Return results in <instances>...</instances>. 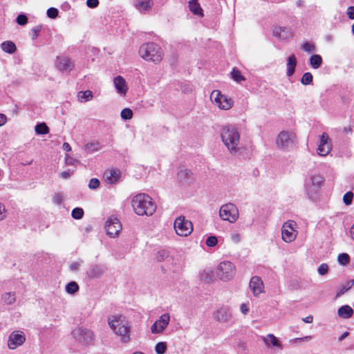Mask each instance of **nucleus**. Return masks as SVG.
Returning a JSON list of instances; mask_svg holds the SVG:
<instances>
[{"instance_id":"1","label":"nucleus","mask_w":354,"mask_h":354,"mask_svg":"<svg viewBox=\"0 0 354 354\" xmlns=\"http://www.w3.org/2000/svg\"><path fill=\"white\" fill-rule=\"evenodd\" d=\"M131 206L138 216H152L157 208L156 204L148 194L140 193L131 199Z\"/></svg>"},{"instance_id":"2","label":"nucleus","mask_w":354,"mask_h":354,"mask_svg":"<svg viewBox=\"0 0 354 354\" xmlns=\"http://www.w3.org/2000/svg\"><path fill=\"white\" fill-rule=\"evenodd\" d=\"M108 324L113 332L120 337L122 343L127 344L130 341L131 327L125 317L122 315H112L109 317Z\"/></svg>"},{"instance_id":"3","label":"nucleus","mask_w":354,"mask_h":354,"mask_svg":"<svg viewBox=\"0 0 354 354\" xmlns=\"http://www.w3.org/2000/svg\"><path fill=\"white\" fill-rule=\"evenodd\" d=\"M324 182V178L317 174H311L306 177L304 182V190L310 201H317L319 197V191Z\"/></svg>"},{"instance_id":"4","label":"nucleus","mask_w":354,"mask_h":354,"mask_svg":"<svg viewBox=\"0 0 354 354\" xmlns=\"http://www.w3.org/2000/svg\"><path fill=\"white\" fill-rule=\"evenodd\" d=\"M240 134L236 127L227 126L223 129V143L232 153L239 150Z\"/></svg>"},{"instance_id":"5","label":"nucleus","mask_w":354,"mask_h":354,"mask_svg":"<svg viewBox=\"0 0 354 354\" xmlns=\"http://www.w3.org/2000/svg\"><path fill=\"white\" fill-rule=\"evenodd\" d=\"M139 55L146 61L154 63H159L162 59L161 48L153 42L142 44L140 47Z\"/></svg>"},{"instance_id":"6","label":"nucleus","mask_w":354,"mask_h":354,"mask_svg":"<svg viewBox=\"0 0 354 354\" xmlns=\"http://www.w3.org/2000/svg\"><path fill=\"white\" fill-rule=\"evenodd\" d=\"M297 143V135L292 130L281 131L275 138V144L279 150L289 151L292 149Z\"/></svg>"},{"instance_id":"7","label":"nucleus","mask_w":354,"mask_h":354,"mask_svg":"<svg viewBox=\"0 0 354 354\" xmlns=\"http://www.w3.org/2000/svg\"><path fill=\"white\" fill-rule=\"evenodd\" d=\"M281 239L286 243H292L298 235L297 224L293 220L284 222L281 226Z\"/></svg>"},{"instance_id":"8","label":"nucleus","mask_w":354,"mask_h":354,"mask_svg":"<svg viewBox=\"0 0 354 354\" xmlns=\"http://www.w3.org/2000/svg\"><path fill=\"white\" fill-rule=\"evenodd\" d=\"M174 227L176 233L180 236H187L193 231L192 223L183 216H180L175 219Z\"/></svg>"},{"instance_id":"9","label":"nucleus","mask_w":354,"mask_h":354,"mask_svg":"<svg viewBox=\"0 0 354 354\" xmlns=\"http://www.w3.org/2000/svg\"><path fill=\"white\" fill-rule=\"evenodd\" d=\"M104 227L107 234L114 238L118 236L122 230V224L118 218L110 216L106 221Z\"/></svg>"},{"instance_id":"10","label":"nucleus","mask_w":354,"mask_h":354,"mask_svg":"<svg viewBox=\"0 0 354 354\" xmlns=\"http://www.w3.org/2000/svg\"><path fill=\"white\" fill-rule=\"evenodd\" d=\"M72 335L75 339L84 344H89L93 340V332L83 327L75 328L72 332Z\"/></svg>"},{"instance_id":"11","label":"nucleus","mask_w":354,"mask_h":354,"mask_svg":"<svg viewBox=\"0 0 354 354\" xmlns=\"http://www.w3.org/2000/svg\"><path fill=\"white\" fill-rule=\"evenodd\" d=\"M239 216V209L234 204L230 203L223 205V221L234 223Z\"/></svg>"},{"instance_id":"12","label":"nucleus","mask_w":354,"mask_h":354,"mask_svg":"<svg viewBox=\"0 0 354 354\" xmlns=\"http://www.w3.org/2000/svg\"><path fill=\"white\" fill-rule=\"evenodd\" d=\"M25 341V333L20 330H15L9 335L7 343L8 347L11 350L16 349L23 345Z\"/></svg>"},{"instance_id":"13","label":"nucleus","mask_w":354,"mask_h":354,"mask_svg":"<svg viewBox=\"0 0 354 354\" xmlns=\"http://www.w3.org/2000/svg\"><path fill=\"white\" fill-rule=\"evenodd\" d=\"M170 322V316L168 313L162 315L151 326V331L153 334L162 333L167 327Z\"/></svg>"},{"instance_id":"14","label":"nucleus","mask_w":354,"mask_h":354,"mask_svg":"<svg viewBox=\"0 0 354 354\" xmlns=\"http://www.w3.org/2000/svg\"><path fill=\"white\" fill-rule=\"evenodd\" d=\"M331 150V145L329 136L326 133H323L319 138V144L318 145L317 151L321 156H327Z\"/></svg>"},{"instance_id":"15","label":"nucleus","mask_w":354,"mask_h":354,"mask_svg":"<svg viewBox=\"0 0 354 354\" xmlns=\"http://www.w3.org/2000/svg\"><path fill=\"white\" fill-rule=\"evenodd\" d=\"M262 341L268 348L277 351H281L283 348L281 340L273 334H268L262 337Z\"/></svg>"},{"instance_id":"16","label":"nucleus","mask_w":354,"mask_h":354,"mask_svg":"<svg viewBox=\"0 0 354 354\" xmlns=\"http://www.w3.org/2000/svg\"><path fill=\"white\" fill-rule=\"evenodd\" d=\"M55 65L56 68L62 72H70L74 67L73 62L65 56L57 57Z\"/></svg>"},{"instance_id":"17","label":"nucleus","mask_w":354,"mask_h":354,"mask_svg":"<svg viewBox=\"0 0 354 354\" xmlns=\"http://www.w3.org/2000/svg\"><path fill=\"white\" fill-rule=\"evenodd\" d=\"M113 82L117 93L120 96H125L129 90V86L125 79L120 75H118L113 78Z\"/></svg>"},{"instance_id":"18","label":"nucleus","mask_w":354,"mask_h":354,"mask_svg":"<svg viewBox=\"0 0 354 354\" xmlns=\"http://www.w3.org/2000/svg\"><path fill=\"white\" fill-rule=\"evenodd\" d=\"M250 289L255 297H258L263 292L264 285L262 279L258 276H254L250 281Z\"/></svg>"},{"instance_id":"19","label":"nucleus","mask_w":354,"mask_h":354,"mask_svg":"<svg viewBox=\"0 0 354 354\" xmlns=\"http://www.w3.org/2000/svg\"><path fill=\"white\" fill-rule=\"evenodd\" d=\"M236 273V268L230 261L223 262V281L232 280Z\"/></svg>"},{"instance_id":"20","label":"nucleus","mask_w":354,"mask_h":354,"mask_svg":"<svg viewBox=\"0 0 354 354\" xmlns=\"http://www.w3.org/2000/svg\"><path fill=\"white\" fill-rule=\"evenodd\" d=\"M121 176V171L117 169H108L104 173V181L110 185L116 184Z\"/></svg>"},{"instance_id":"21","label":"nucleus","mask_w":354,"mask_h":354,"mask_svg":"<svg viewBox=\"0 0 354 354\" xmlns=\"http://www.w3.org/2000/svg\"><path fill=\"white\" fill-rule=\"evenodd\" d=\"M199 279L201 283L209 284L216 279L214 271L211 268H205L199 272Z\"/></svg>"},{"instance_id":"22","label":"nucleus","mask_w":354,"mask_h":354,"mask_svg":"<svg viewBox=\"0 0 354 354\" xmlns=\"http://www.w3.org/2000/svg\"><path fill=\"white\" fill-rule=\"evenodd\" d=\"M105 267L102 265H93L86 272L90 279H97L102 277L105 272Z\"/></svg>"},{"instance_id":"23","label":"nucleus","mask_w":354,"mask_h":354,"mask_svg":"<svg viewBox=\"0 0 354 354\" xmlns=\"http://www.w3.org/2000/svg\"><path fill=\"white\" fill-rule=\"evenodd\" d=\"M273 35L281 39H288L292 37L291 31L286 27L277 26L273 30Z\"/></svg>"},{"instance_id":"24","label":"nucleus","mask_w":354,"mask_h":354,"mask_svg":"<svg viewBox=\"0 0 354 354\" xmlns=\"http://www.w3.org/2000/svg\"><path fill=\"white\" fill-rule=\"evenodd\" d=\"M153 6V0H136L135 8L140 12H145L150 10Z\"/></svg>"},{"instance_id":"25","label":"nucleus","mask_w":354,"mask_h":354,"mask_svg":"<svg viewBox=\"0 0 354 354\" xmlns=\"http://www.w3.org/2000/svg\"><path fill=\"white\" fill-rule=\"evenodd\" d=\"M297 66V58L295 55H290L287 59L286 63V75L288 77H291L295 73V68Z\"/></svg>"},{"instance_id":"26","label":"nucleus","mask_w":354,"mask_h":354,"mask_svg":"<svg viewBox=\"0 0 354 354\" xmlns=\"http://www.w3.org/2000/svg\"><path fill=\"white\" fill-rule=\"evenodd\" d=\"M353 314V310L348 305H344L337 310V315L342 319H349Z\"/></svg>"},{"instance_id":"27","label":"nucleus","mask_w":354,"mask_h":354,"mask_svg":"<svg viewBox=\"0 0 354 354\" xmlns=\"http://www.w3.org/2000/svg\"><path fill=\"white\" fill-rule=\"evenodd\" d=\"M189 10L196 16L202 17L203 16V9L200 4L198 3V0H190L188 3Z\"/></svg>"},{"instance_id":"28","label":"nucleus","mask_w":354,"mask_h":354,"mask_svg":"<svg viewBox=\"0 0 354 354\" xmlns=\"http://www.w3.org/2000/svg\"><path fill=\"white\" fill-rule=\"evenodd\" d=\"M354 286V279L349 280L342 285L338 288L335 294V299L340 297L342 295L345 294L347 291H348L353 286Z\"/></svg>"},{"instance_id":"29","label":"nucleus","mask_w":354,"mask_h":354,"mask_svg":"<svg viewBox=\"0 0 354 354\" xmlns=\"http://www.w3.org/2000/svg\"><path fill=\"white\" fill-rule=\"evenodd\" d=\"M1 47L3 51L9 54L14 53L17 50L15 44L11 41H3Z\"/></svg>"},{"instance_id":"30","label":"nucleus","mask_w":354,"mask_h":354,"mask_svg":"<svg viewBox=\"0 0 354 354\" xmlns=\"http://www.w3.org/2000/svg\"><path fill=\"white\" fill-rule=\"evenodd\" d=\"M322 58L319 55H313L310 56L309 62L311 67L314 69L319 68L322 64Z\"/></svg>"},{"instance_id":"31","label":"nucleus","mask_w":354,"mask_h":354,"mask_svg":"<svg viewBox=\"0 0 354 354\" xmlns=\"http://www.w3.org/2000/svg\"><path fill=\"white\" fill-rule=\"evenodd\" d=\"M93 93L91 91L87 90L86 91H80L77 94L78 100L80 102H85L91 100L93 98Z\"/></svg>"},{"instance_id":"32","label":"nucleus","mask_w":354,"mask_h":354,"mask_svg":"<svg viewBox=\"0 0 354 354\" xmlns=\"http://www.w3.org/2000/svg\"><path fill=\"white\" fill-rule=\"evenodd\" d=\"M101 149V145L98 142H88L84 146V150L88 153H92L97 151Z\"/></svg>"},{"instance_id":"33","label":"nucleus","mask_w":354,"mask_h":354,"mask_svg":"<svg viewBox=\"0 0 354 354\" xmlns=\"http://www.w3.org/2000/svg\"><path fill=\"white\" fill-rule=\"evenodd\" d=\"M210 99L213 103H215L219 109H221V93L218 90L212 91Z\"/></svg>"},{"instance_id":"34","label":"nucleus","mask_w":354,"mask_h":354,"mask_svg":"<svg viewBox=\"0 0 354 354\" xmlns=\"http://www.w3.org/2000/svg\"><path fill=\"white\" fill-rule=\"evenodd\" d=\"M35 131L37 135H44L49 133V128L46 123L41 122L35 126Z\"/></svg>"},{"instance_id":"35","label":"nucleus","mask_w":354,"mask_h":354,"mask_svg":"<svg viewBox=\"0 0 354 354\" xmlns=\"http://www.w3.org/2000/svg\"><path fill=\"white\" fill-rule=\"evenodd\" d=\"M2 300L4 303L8 305L14 304L16 301V296L15 292H6L2 295Z\"/></svg>"},{"instance_id":"36","label":"nucleus","mask_w":354,"mask_h":354,"mask_svg":"<svg viewBox=\"0 0 354 354\" xmlns=\"http://www.w3.org/2000/svg\"><path fill=\"white\" fill-rule=\"evenodd\" d=\"M337 262L342 266H347L350 262V257L347 253H341L337 256Z\"/></svg>"},{"instance_id":"37","label":"nucleus","mask_w":354,"mask_h":354,"mask_svg":"<svg viewBox=\"0 0 354 354\" xmlns=\"http://www.w3.org/2000/svg\"><path fill=\"white\" fill-rule=\"evenodd\" d=\"M300 48L302 50L310 53L314 52L315 50V45L313 42L305 41L301 44Z\"/></svg>"},{"instance_id":"38","label":"nucleus","mask_w":354,"mask_h":354,"mask_svg":"<svg viewBox=\"0 0 354 354\" xmlns=\"http://www.w3.org/2000/svg\"><path fill=\"white\" fill-rule=\"evenodd\" d=\"M234 106V100L223 95V110H229Z\"/></svg>"},{"instance_id":"39","label":"nucleus","mask_w":354,"mask_h":354,"mask_svg":"<svg viewBox=\"0 0 354 354\" xmlns=\"http://www.w3.org/2000/svg\"><path fill=\"white\" fill-rule=\"evenodd\" d=\"M231 77L234 81L240 83L244 81L245 79L239 70L233 69L231 72Z\"/></svg>"},{"instance_id":"40","label":"nucleus","mask_w":354,"mask_h":354,"mask_svg":"<svg viewBox=\"0 0 354 354\" xmlns=\"http://www.w3.org/2000/svg\"><path fill=\"white\" fill-rule=\"evenodd\" d=\"M79 290L78 284L75 281L69 282L66 286V291L69 294H74Z\"/></svg>"},{"instance_id":"41","label":"nucleus","mask_w":354,"mask_h":354,"mask_svg":"<svg viewBox=\"0 0 354 354\" xmlns=\"http://www.w3.org/2000/svg\"><path fill=\"white\" fill-rule=\"evenodd\" d=\"M169 257V252L165 250H161L156 254V259L158 261L161 262L165 261Z\"/></svg>"},{"instance_id":"42","label":"nucleus","mask_w":354,"mask_h":354,"mask_svg":"<svg viewBox=\"0 0 354 354\" xmlns=\"http://www.w3.org/2000/svg\"><path fill=\"white\" fill-rule=\"evenodd\" d=\"M313 82V75L310 73H305L301 79V82L304 85H309Z\"/></svg>"},{"instance_id":"43","label":"nucleus","mask_w":354,"mask_h":354,"mask_svg":"<svg viewBox=\"0 0 354 354\" xmlns=\"http://www.w3.org/2000/svg\"><path fill=\"white\" fill-rule=\"evenodd\" d=\"M120 115L121 118L124 120H130L133 117V111L129 108H125L122 110Z\"/></svg>"},{"instance_id":"44","label":"nucleus","mask_w":354,"mask_h":354,"mask_svg":"<svg viewBox=\"0 0 354 354\" xmlns=\"http://www.w3.org/2000/svg\"><path fill=\"white\" fill-rule=\"evenodd\" d=\"M329 271V266L326 263H321L317 268V272L321 276H324L328 274Z\"/></svg>"},{"instance_id":"45","label":"nucleus","mask_w":354,"mask_h":354,"mask_svg":"<svg viewBox=\"0 0 354 354\" xmlns=\"http://www.w3.org/2000/svg\"><path fill=\"white\" fill-rule=\"evenodd\" d=\"M71 215L75 219H80L84 216V210L80 207H75L73 209Z\"/></svg>"},{"instance_id":"46","label":"nucleus","mask_w":354,"mask_h":354,"mask_svg":"<svg viewBox=\"0 0 354 354\" xmlns=\"http://www.w3.org/2000/svg\"><path fill=\"white\" fill-rule=\"evenodd\" d=\"M167 350V344L165 342H158L155 346V351L157 354H164Z\"/></svg>"},{"instance_id":"47","label":"nucleus","mask_w":354,"mask_h":354,"mask_svg":"<svg viewBox=\"0 0 354 354\" xmlns=\"http://www.w3.org/2000/svg\"><path fill=\"white\" fill-rule=\"evenodd\" d=\"M188 176H189V171L184 168L180 169V170L178 171V174H177L178 179L180 181H183V180H186V178L188 177Z\"/></svg>"},{"instance_id":"48","label":"nucleus","mask_w":354,"mask_h":354,"mask_svg":"<svg viewBox=\"0 0 354 354\" xmlns=\"http://www.w3.org/2000/svg\"><path fill=\"white\" fill-rule=\"evenodd\" d=\"M353 194L351 192H346L343 196V201L346 205H350L352 203Z\"/></svg>"},{"instance_id":"49","label":"nucleus","mask_w":354,"mask_h":354,"mask_svg":"<svg viewBox=\"0 0 354 354\" xmlns=\"http://www.w3.org/2000/svg\"><path fill=\"white\" fill-rule=\"evenodd\" d=\"M41 26H36L33 27L30 31V36L32 40H35L38 37L39 32L41 31Z\"/></svg>"},{"instance_id":"50","label":"nucleus","mask_w":354,"mask_h":354,"mask_svg":"<svg viewBox=\"0 0 354 354\" xmlns=\"http://www.w3.org/2000/svg\"><path fill=\"white\" fill-rule=\"evenodd\" d=\"M100 180L97 178H91L88 183V187L91 189H95L100 187Z\"/></svg>"},{"instance_id":"51","label":"nucleus","mask_w":354,"mask_h":354,"mask_svg":"<svg viewBox=\"0 0 354 354\" xmlns=\"http://www.w3.org/2000/svg\"><path fill=\"white\" fill-rule=\"evenodd\" d=\"M218 243V239L214 236H209L206 240V245L209 247H214Z\"/></svg>"},{"instance_id":"52","label":"nucleus","mask_w":354,"mask_h":354,"mask_svg":"<svg viewBox=\"0 0 354 354\" xmlns=\"http://www.w3.org/2000/svg\"><path fill=\"white\" fill-rule=\"evenodd\" d=\"M58 15V10L55 8H50L47 10V16L50 19H55Z\"/></svg>"},{"instance_id":"53","label":"nucleus","mask_w":354,"mask_h":354,"mask_svg":"<svg viewBox=\"0 0 354 354\" xmlns=\"http://www.w3.org/2000/svg\"><path fill=\"white\" fill-rule=\"evenodd\" d=\"M17 22L19 25L24 26L27 24L28 18L25 15H19L17 17Z\"/></svg>"},{"instance_id":"54","label":"nucleus","mask_w":354,"mask_h":354,"mask_svg":"<svg viewBox=\"0 0 354 354\" xmlns=\"http://www.w3.org/2000/svg\"><path fill=\"white\" fill-rule=\"evenodd\" d=\"M53 201L57 205H60L63 202V196L60 193L55 194L53 197Z\"/></svg>"},{"instance_id":"55","label":"nucleus","mask_w":354,"mask_h":354,"mask_svg":"<svg viewBox=\"0 0 354 354\" xmlns=\"http://www.w3.org/2000/svg\"><path fill=\"white\" fill-rule=\"evenodd\" d=\"M78 161L73 158V157L70 156L68 154H66L65 156V163L68 165H74L76 162Z\"/></svg>"},{"instance_id":"56","label":"nucleus","mask_w":354,"mask_h":354,"mask_svg":"<svg viewBox=\"0 0 354 354\" xmlns=\"http://www.w3.org/2000/svg\"><path fill=\"white\" fill-rule=\"evenodd\" d=\"M6 217V209L5 205L0 203V221H3Z\"/></svg>"},{"instance_id":"57","label":"nucleus","mask_w":354,"mask_h":354,"mask_svg":"<svg viewBox=\"0 0 354 354\" xmlns=\"http://www.w3.org/2000/svg\"><path fill=\"white\" fill-rule=\"evenodd\" d=\"M346 15L350 19L354 20V6H351L348 7Z\"/></svg>"},{"instance_id":"58","label":"nucleus","mask_w":354,"mask_h":354,"mask_svg":"<svg viewBox=\"0 0 354 354\" xmlns=\"http://www.w3.org/2000/svg\"><path fill=\"white\" fill-rule=\"evenodd\" d=\"M99 4L98 0H86V5L91 8H96Z\"/></svg>"},{"instance_id":"59","label":"nucleus","mask_w":354,"mask_h":354,"mask_svg":"<svg viewBox=\"0 0 354 354\" xmlns=\"http://www.w3.org/2000/svg\"><path fill=\"white\" fill-rule=\"evenodd\" d=\"M81 262H73L70 265V270L71 271H76L79 269Z\"/></svg>"},{"instance_id":"60","label":"nucleus","mask_w":354,"mask_h":354,"mask_svg":"<svg viewBox=\"0 0 354 354\" xmlns=\"http://www.w3.org/2000/svg\"><path fill=\"white\" fill-rule=\"evenodd\" d=\"M249 305L248 304H242L241 306V311L243 315H246L249 312Z\"/></svg>"},{"instance_id":"61","label":"nucleus","mask_w":354,"mask_h":354,"mask_svg":"<svg viewBox=\"0 0 354 354\" xmlns=\"http://www.w3.org/2000/svg\"><path fill=\"white\" fill-rule=\"evenodd\" d=\"M59 176L64 179H67L71 177V173L69 171H64L60 173Z\"/></svg>"},{"instance_id":"62","label":"nucleus","mask_w":354,"mask_h":354,"mask_svg":"<svg viewBox=\"0 0 354 354\" xmlns=\"http://www.w3.org/2000/svg\"><path fill=\"white\" fill-rule=\"evenodd\" d=\"M7 122V118L4 114L0 113V127L4 125Z\"/></svg>"},{"instance_id":"63","label":"nucleus","mask_w":354,"mask_h":354,"mask_svg":"<svg viewBox=\"0 0 354 354\" xmlns=\"http://www.w3.org/2000/svg\"><path fill=\"white\" fill-rule=\"evenodd\" d=\"M62 148L66 151H71V147L68 142H64V144L62 145Z\"/></svg>"},{"instance_id":"64","label":"nucleus","mask_w":354,"mask_h":354,"mask_svg":"<svg viewBox=\"0 0 354 354\" xmlns=\"http://www.w3.org/2000/svg\"><path fill=\"white\" fill-rule=\"evenodd\" d=\"M349 335V333L348 331L344 332L343 334H342L341 336L339 337L338 340L339 342L343 341L344 339H346Z\"/></svg>"}]
</instances>
